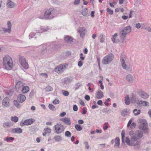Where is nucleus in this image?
<instances>
[{
	"label": "nucleus",
	"instance_id": "obj_1",
	"mask_svg": "<svg viewBox=\"0 0 151 151\" xmlns=\"http://www.w3.org/2000/svg\"><path fill=\"white\" fill-rule=\"evenodd\" d=\"M129 134L132 137V141H134L136 143H138L137 145H139L140 142L139 139L142 138L143 135L142 132L139 130L137 131L134 134L133 131H131Z\"/></svg>",
	"mask_w": 151,
	"mask_h": 151
},
{
	"label": "nucleus",
	"instance_id": "obj_2",
	"mask_svg": "<svg viewBox=\"0 0 151 151\" xmlns=\"http://www.w3.org/2000/svg\"><path fill=\"white\" fill-rule=\"evenodd\" d=\"M3 64L7 70H11L13 66L12 60L8 55H6L3 59Z\"/></svg>",
	"mask_w": 151,
	"mask_h": 151
},
{
	"label": "nucleus",
	"instance_id": "obj_3",
	"mask_svg": "<svg viewBox=\"0 0 151 151\" xmlns=\"http://www.w3.org/2000/svg\"><path fill=\"white\" fill-rule=\"evenodd\" d=\"M132 99L131 100V103H133L135 105L136 104L140 105L141 106H148L149 105L148 102L145 101H140L136 98L135 96L133 94H132Z\"/></svg>",
	"mask_w": 151,
	"mask_h": 151
},
{
	"label": "nucleus",
	"instance_id": "obj_4",
	"mask_svg": "<svg viewBox=\"0 0 151 151\" xmlns=\"http://www.w3.org/2000/svg\"><path fill=\"white\" fill-rule=\"evenodd\" d=\"M138 122L140 123V124L139 126V129L143 130L146 132L147 130V123L145 119H139L138 120Z\"/></svg>",
	"mask_w": 151,
	"mask_h": 151
},
{
	"label": "nucleus",
	"instance_id": "obj_5",
	"mask_svg": "<svg viewBox=\"0 0 151 151\" xmlns=\"http://www.w3.org/2000/svg\"><path fill=\"white\" fill-rule=\"evenodd\" d=\"M114 58V55L110 54L104 58L102 60V63L103 64H107L111 62Z\"/></svg>",
	"mask_w": 151,
	"mask_h": 151
},
{
	"label": "nucleus",
	"instance_id": "obj_6",
	"mask_svg": "<svg viewBox=\"0 0 151 151\" xmlns=\"http://www.w3.org/2000/svg\"><path fill=\"white\" fill-rule=\"evenodd\" d=\"M55 11L53 8H50L47 9L44 14V16L45 18L48 19H50L49 16L52 15V16L55 13Z\"/></svg>",
	"mask_w": 151,
	"mask_h": 151
},
{
	"label": "nucleus",
	"instance_id": "obj_7",
	"mask_svg": "<svg viewBox=\"0 0 151 151\" xmlns=\"http://www.w3.org/2000/svg\"><path fill=\"white\" fill-rule=\"evenodd\" d=\"M35 122V120L30 119L25 120L24 122H21L20 124L21 126L22 127L24 125H29L32 124Z\"/></svg>",
	"mask_w": 151,
	"mask_h": 151
},
{
	"label": "nucleus",
	"instance_id": "obj_8",
	"mask_svg": "<svg viewBox=\"0 0 151 151\" xmlns=\"http://www.w3.org/2000/svg\"><path fill=\"white\" fill-rule=\"evenodd\" d=\"M55 128L57 134H60L64 131V127L61 124H58L55 126Z\"/></svg>",
	"mask_w": 151,
	"mask_h": 151
},
{
	"label": "nucleus",
	"instance_id": "obj_9",
	"mask_svg": "<svg viewBox=\"0 0 151 151\" xmlns=\"http://www.w3.org/2000/svg\"><path fill=\"white\" fill-rule=\"evenodd\" d=\"M131 31L130 27L128 26L125 27L122 31L121 37H125L126 35Z\"/></svg>",
	"mask_w": 151,
	"mask_h": 151
},
{
	"label": "nucleus",
	"instance_id": "obj_10",
	"mask_svg": "<svg viewBox=\"0 0 151 151\" xmlns=\"http://www.w3.org/2000/svg\"><path fill=\"white\" fill-rule=\"evenodd\" d=\"M66 67L62 65H60L57 66L55 69V71L58 73H61L66 68Z\"/></svg>",
	"mask_w": 151,
	"mask_h": 151
},
{
	"label": "nucleus",
	"instance_id": "obj_11",
	"mask_svg": "<svg viewBox=\"0 0 151 151\" xmlns=\"http://www.w3.org/2000/svg\"><path fill=\"white\" fill-rule=\"evenodd\" d=\"M19 61L21 62L22 66L25 69H27L28 68V65L25 59L22 58V59H20Z\"/></svg>",
	"mask_w": 151,
	"mask_h": 151
},
{
	"label": "nucleus",
	"instance_id": "obj_12",
	"mask_svg": "<svg viewBox=\"0 0 151 151\" xmlns=\"http://www.w3.org/2000/svg\"><path fill=\"white\" fill-rule=\"evenodd\" d=\"M125 142L127 145L130 146H136L137 145L138 143H136L134 141H132V138H131V141L128 138H126Z\"/></svg>",
	"mask_w": 151,
	"mask_h": 151
},
{
	"label": "nucleus",
	"instance_id": "obj_13",
	"mask_svg": "<svg viewBox=\"0 0 151 151\" xmlns=\"http://www.w3.org/2000/svg\"><path fill=\"white\" fill-rule=\"evenodd\" d=\"M26 97L23 94H19L17 98V99L20 103H23L26 100Z\"/></svg>",
	"mask_w": 151,
	"mask_h": 151
},
{
	"label": "nucleus",
	"instance_id": "obj_14",
	"mask_svg": "<svg viewBox=\"0 0 151 151\" xmlns=\"http://www.w3.org/2000/svg\"><path fill=\"white\" fill-rule=\"evenodd\" d=\"M138 93L142 98L147 99L149 97V95L147 93L142 91H139L138 92Z\"/></svg>",
	"mask_w": 151,
	"mask_h": 151
},
{
	"label": "nucleus",
	"instance_id": "obj_15",
	"mask_svg": "<svg viewBox=\"0 0 151 151\" xmlns=\"http://www.w3.org/2000/svg\"><path fill=\"white\" fill-rule=\"evenodd\" d=\"M9 99L8 97L5 98L2 101V105L4 106L7 107L9 106Z\"/></svg>",
	"mask_w": 151,
	"mask_h": 151
},
{
	"label": "nucleus",
	"instance_id": "obj_16",
	"mask_svg": "<svg viewBox=\"0 0 151 151\" xmlns=\"http://www.w3.org/2000/svg\"><path fill=\"white\" fill-rule=\"evenodd\" d=\"M60 121H62L64 123L68 125L71 124V121L69 118L64 117L60 119Z\"/></svg>",
	"mask_w": 151,
	"mask_h": 151
},
{
	"label": "nucleus",
	"instance_id": "obj_17",
	"mask_svg": "<svg viewBox=\"0 0 151 151\" xmlns=\"http://www.w3.org/2000/svg\"><path fill=\"white\" fill-rule=\"evenodd\" d=\"M96 99H101L104 96L103 93L101 90H99L96 92Z\"/></svg>",
	"mask_w": 151,
	"mask_h": 151
},
{
	"label": "nucleus",
	"instance_id": "obj_18",
	"mask_svg": "<svg viewBox=\"0 0 151 151\" xmlns=\"http://www.w3.org/2000/svg\"><path fill=\"white\" fill-rule=\"evenodd\" d=\"M29 86H23L21 92L23 93H25L29 92Z\"/></svg>",
	"mask_w": 151,
	"mask_h": 151
},
{
	"label": "nucleus",
	"instance_id": "obj_19",
	"mask_svg": "<svg viewBox=\"0 0 151 151\" xmlns=\"http://www.w3.org/2000/svg\"><path fill=\"white\" fill-rule=\"evenodd\" d=\"M7 26L8 28H4L3 30L5 32H7L9 33L11 31V24L10 22H7Z\"/></svg>",
	"mask_w": 151,
	"mask_h": 151
},
{
	"label": "nucleus",
	"instance_id": "obj_20",
	"mask_svg": "<svg viewBox=\"0 0 151 151\" xmlns=\"http://www.w3.org/2000/svg\"><path fill=\"white\" fill-rule=\"evenodd\" d=\"M23 83L21 81H19L15 85V88L17 89H19L20 88L23 87L24 85Z\"/></svg>",
	"mask_w": 151,
	"mask_h": 151
},
{
	"label": "nucleus",
	"instance_id": "obj_21",
	"mask_svg": "<svg viewBox=\"0 0 151 151\" xmlns=\"http://www.w3.org/2000/svg\"><path fill=\"white\" fill-rule=\"evenodd\" d=\"M12 132L13 133L20 134L22 132V129L20 128H17L13 129Z\"/></svg>",
	"mask_w": 151,
	"mask_h": 151
},
{
	"label": "nucleus",
	"instance_id": "obj_22",
	"mask_svg": "<svg viewBox=\"0 0 151 151\" xmlns=\"http://www.w3.org/2000/svg\"><path fill=\"white\" fill-rule=\"evenodd\" d=\"M7 6L10 8L14 7L15 6V4L10 0H8L7 3Z\"/></svg>",
	"mask_w": 151,
	"mask_h": 151
},
{
	"label": "nucleus",
	"instance_id": "obj_23",
	"mask_svg": "<svg viewBox=\"0 0 151 151\" xmlns=\"http://www.w3.org/2000/svg\"><path fill=\"white\" fill-rule=\"evenodd\" d=\"M132 95L131 96V99H132ZM130 102H131V101H130L129 96L128 95L126 96L125 97V104L127 105H129L130 104Z\"/></svg>",
	"mask_w": 151,
	"mask_h": 151
},
{
	"label": "nucleus",
	"instance_id": "obj_24",
	"mask_svg": "<svg viewBox=\"0 0 151 151\" xmlns=\"http://www.w3.org/2000/svg\"><path fill=\"white\" fill-rule=\"evenodd\" d=\"M85 29L84 28H81V29L79 30V32L80 33L81 36L83 37L85 36Z\"/></svg>",
	"mask_w": 151,
	"mask_h": 151
},
{
	"label": "nucleus",
	"instance_id": "obj_25",
	"mask_svg": "<svg viewBox=\"0 0 151 151\" xmlns=\"http://www.w3.org/2000/svg\"><path fill=\"white\" fill-rule=\"evenodd\" d=\"M120 61L121 62L122 66L124 69H126V65L125 63V61L124 59L122 58H121Z\"/></svg>",
	"mask_w": 151,
	"mask_h": 151
},
{
	"label": "nucleus",
	"instance_id": "obj_26",
	"mask_svg": "<svg viewBox=\"0 0 151 151\" xmlns=\"http://www.w3.org/2000/svg\"><path fill=\"white\" fill-rule=\"evenodd\" d=\"M127 80L129 82H132L133 79V76L130 75H127L126 77Z\"/></svg>",
	"mask_w": 151,
	"mask_h": 151
},
{
	"label": "nucleus",
	"instance_id": "obj_27",
	"mask_svg": "<svg viewBox=\"0 0 151 151\" xmlns=\"http://www.w3.org/2000/svg\"><path fill=\"white\" fill-rule=\"evenodd\" d=\"M82 14L84 16H86L88 14V10L87 8L83 9L81 12Z\"/></svg>",
	"mask_w": 151,
	"mask_h": 151
},
{
	"label": "nucleus",
	"instance_id": "obj_28",
	"mask_svg": "<svg viewBox=\"0 0 151 151\" xmlns=\"http://www.w3.org/2000/svg\"><path fill=\"white\" fill-rule=\"evenodd\" d=\"M141 111L140 110H137V109H134L133 111V113L135 116L137 115L140 113Z\"/></svg>",
	"mask_w": 151,
	"mask_h": 151
},
{
	"label": "nucleus",
	"instance_id": "obj_29",
	"mask_svg": "<svg viewBox=\"0 0 151 151\" xmlns=\"http://www.w3.org/2000/svg\"><path fill=\"white\" fill-rule=\"evenodd\" d=\"M119 141L120 139L119 138L117 137L115 139L114 146L118 147L119 146L120 144Z\"/></svg>",
	"mask_w": 151,
	"mask_h": 151
},
{
	"label": "nucleus",
	"instance_id": "obj_30",
	"mask_svg": "<svg viewBox=\"0 0 151 151\" xmlns=\"http://www.w3.org/2000/svg\"><path fill=\"white\" fill-rule=\"evenodd\" d=\"M64 39L67 42H72L73 40V39L69 36H66L65 37Z\"/></svg>",
	"mask_w": 151,
	"mask_h": 151
},
{
	"label": "nucleus",
	"instance_id": "obj_31",
	"mask_svg": "<svg viewBox=\"0 0 151 151\" xmlns=\"http://www.w3.org/2000/svg\"><path fill=\"white\" fill-rule=\"evenodd\" d=\"M11 119L12 121L14 122L15 123H16L18 122V118L16 116H12L11 117Z\"/></svg>",
	"mask_w": 151,
	"mask_h": 151
},
{
	"label": "nucleus",
	"instance_id": "obj_32",
	"mask_svg": "<svg viewBox=\"0 0 151 151\" xmlns=\"http://www.w3.org/2000/svg\"><path fill=\"white\" fill-rule=\"evenodd\" d=\"M54 139L56 142H59L61 140V137L59 136H57L54 137Z\"/></svg>",
	"mask_w": 151,
	"mask_h": 151
},
{
	"label": "nucleus",
	"instance_id": "obj_33",
	"mask_svg": "<svg viewBox=\"0 0 151 151\" xmlns=\"http://www.w3.org/2000/svg\"><path fill=\"white\" fill-rule=\"evenodd\" d=\"M127 109H124L121 112V115L123 116H124L125 115H127Z\"/></svg>",
	"mask_w": 151,
	"mask_h": 151
},
{
	"label": "nucleus",
	"instance_id": "obj_34",
	"mask_svg": "<svg viewBox=\"0 0 151 151\" xmlns=\"http://www.w3.org/2000/svg\"><path fill=\"white\" fill-rule=\"evenodd\" d=\"M14 105L16 106V107H17L18 108H20L21 106L19 103L16 100H14Z\"/></svg>",
	"mask_w": 151,
	"mask_h": 151
},
{
	"label": "nucleus",
	"instance_id": "obj_35",
	"mask_svg": "<svg viewBox=\"0 0 151 151\" xmlns=\"http://www.w3.org/2000/svg\"><path fill=\"white\" fill-rule=\"evenodd\" d=\"M117 33H115L113 36L112 37L111 39L113 42H117L116 41L115 39L117 37Z\"/></svg>",
	"mask_w": 151,
	"mask_h": 151
},
{
	"label": "nucleus",
	"instance_id": "obj_36",
	"mask_svg": "<svg viewBox=\"0 0 151 151\" xmlns=\"http://www.w3.org/2000/svg\"><path fill=\"white\" fill-rule=\"evenodd\" d=\"M75 127L78 131H80L82 129V128L81 127V126L78 124H77L75 125Z\"/></svg>",
	"mask_w": 151,
	"mask_h": 151
},
{
	"label": "nucleus",
	"instance_id": "obj_37",
	"mask_svg": "<svg viewBox=\"0 0 151 151\" xmlns=\"http://www.w3.org/2000/svg\"><path fill=\"white\" fill-rule=\"evenodd\" d=\"M53 88L50 86H47L45 88V90L46 92L52 91L53 90Z\"/></svg>",
	"mask_w": 151,
	"mask_h": 151
},
{
	"label": "nucleus",
	"instance_id": "obj_38",
	"mask_svg": "<svg viewBox=\"0 0 151 151\" xmlns=\"http://www.w3.org/2000/svg\"><path fill=\"white\" fill-rule=\"evenodd\" d=\"M44 131L46 132L47 133H50L51 131V129L48 127H47L44 129Z\"/></svg>",
	"mask_w": 151,
	"mask_h": 151
},
{
	"label": "nucleus",
	"instance_id": "obj_39",
	"mask_svg": "<svg viewBox=\"0 0 151 151\" xmlns=\"http://www.w3.org/2000/svg\"><path fill=\"white\" fill-rule=\"evenodd\" d=\"M62 92L63 94L65 96H68L69 94V92L67 91L63 90L62 91Z\"/></svg>",
	"mask_w": 151,
	"mask_h": 151
},
{
	"label": "nucleus",
	"instance_id": "obj_40",
	"mask_svg": "<svg viewBox=\"0 0 151 151\" xmlns=\"http://www.w3.org/2000/svg\"><path fill=\"white\" fill-rule=\"evenodd\" d=\"M109 4L110 6L112 7H113L116 4V3L114 1H112V2H111L110 1H109Z\"/></svg>",
	"mask_w": 151,
	"mask_h": 151
},
{
	"label": "nucleus",
	"instance_id": "obj_41",
	"mask_svg": "<svg viewBox=\"0 0 151 151\" xmlns=\"http://www.w3.org/2000/svg\"><path fill=\"white\" fill-rule=\"evenodd\" d=\"M49 108L52 110H54L55 109V107L52 104H50L49 105Z\"/></svg>",
	"mask_w": 151,
	"mask_h": 151
},
{
	"label": "nucleus",
	"instance_id": "obj_42",
	"mask_svg": "<svg viewBox=\"0 0 151 151\" xmlns=\"http://www.w3.org/2000/svg\"><path fill=\"white\" fill-rule=\"evenodd\" d=\"M65 135L68 137H70L71 136V133L68 131H67L65 133Z\"/></svg>",
	"mask_w": 151,
	"mask_h": 151
},
{
	"label": "nucleus",
	"instance_id": "obj_43",
	"mask_svg": "<svg viewBox=\"0 0 151 151\" xmlns=\"http://www.w3.org/2000/svg\"><path fill=\"white\" fill-rule=\"evenodd\" d=\"M107 10L110 14L112 15L113 13V11L112 10L110 9L109 8H107Z\"/></svg>",
	"mask_w": 151,
	"mask_h": 151
},
{
	"label": "nucleus",
	"instance_id": "obj_44",
	"mask_svg": "<svg viewBox=\"0 0 151 151\" xmlns=\"http://www.w3.org/2000/svg\"><path fill=\"white\" fill-rule=\"evenodd\" d=\"M100 37H101L100 42L101 43H102L105 40L104 38L103 37V35H101Z\"/></svg>",
	"mask_w": 151,
	"mask_h": 151
},
{
	"label": "nucleus",
	"instance_id": "obj_45",
	"mask_svg": "<svg viewBox=\"0 0 151 151\" xmlns=\"http://www.w3.org/2000/svg\"><path fill=\"white\" fill-rule=\"evenodd\" d=\"M14 140V138L13 137H9V138H6V140L8 142H9L11 140Z\"/></svg>",
	"mask_w": 151,
	"mask_h": 151
},
{
	"label": "nucleus",
	"instance_id": "obj_46",
	"mask_svg": "<svg viewBox=\"0 0 151 151\" xmlns=\"http://www.w3.org/2000/svg\"><path fill=\"white\" fill-rule=\"evenodd\" d=\"M10 124L9 122H6L4 124L3 126L5 128H6L9 126Z\"/></svg>",
	"mask_w": 151,
	"mask_h": 151
},
{
	"label": "nucleus",
	"instance_id": "obj_47",
	"mask_svg": "<svg viewBox=\"0 0 151 151\" xmlns=\"http://www.w3.org/2000/svg\"><path fill=\"white\" fill-rule=\"evenodd\" d=\"M80 60L83 61L84 59L85 56H83V54L82 53H81L80 54Z\"/></svg>",
	"mask_w": 151,
	"mask_h": 151
},
{
	"label": "nucleus",
	"instance_id": "obj_48",
	"mask_svg": "<svg viewBox=\"0 0 151 151\" xmlns=\"http://www.w3.org/2000/svg\"><path fill=\"white\" fill-rule=\"evenodd\" d=\"M122 141L123 142L124 140V136H125V133L123 131H122Z\"/></svg>",
	"mask_w": 151,
	"mask_h": 151
},
{
	"label": "nucleus",
	"instance_id": "obj_49",
	"mask_svg": "<svg viewBox=\"0 0 151 151\" xmlns=\"http://www.w3.org/2000/svg\"><path fill=\"white\" fill-rule=\"evenodd\" d=\"M60 102V101L58 99H56L55 100H54L53 102V103L55 104H58Z\"/></svg>",
	"mask_w": 151,
	"mask_h": 151
},
{
	"label": "nucleus",
	"instance_id": "obj_50",
	"mask_svg": "<svg viewBox=\"0 0 151 151\" xmlns=\"http://www.w3.org/2000/svg\"><path fill=\"white\" fill-rule=\"evenodd\" d=\"M83 62L81 61H79L78 63V65L79 67H81L83 64Z\"/></svg>",
	"mask_w": 151,
	"mask_h": 151
},
{
	"label": "nucleus",
	"instance_id": "obj_51",
	"mask_svg": "<svg viewBox=\"0 0 151 151\" xmlns=\"http://www.w3.org/2000/svg\"><path fill=\"white\" fill-rule=\"evenodd\" d=\"M105 126L103 127V129L104 130H106L108 128V123H105Z\"/></svg>",
	"mask_w": 151,
	"mask_h": 151
},
{
	"label": "nucleus",
	"instance_id": "obj_52",
	"mask_svg": "<svg viewBox=\"0 0 151 151\" xmlns=\"http://www.w3.org/2000/svg\"><path fill=\"white\" fill-rule=\"evenodd\" d=\"M136 126V124L135 123H132L131 125L130 128L131 129H134L135 128Z\"/></svg>",
	"mask_w": 151,
	"mask_h": 151
},
{
	"label": "nucleus",
	"instance_id": "obj_53",
	"mask_svg": "<svg viewBox=\"0 0 151 151\" xmlns=\"http://www.w3.org/2000/svg\"><path fill=\"white\" fill-rule=\"evenodd\" d=\"M84 144L85 145L86 148L87 149H88L89 148V145L88 142H85Z\"/></svg>",
	"mask_w": 151,
	"mask_h": 151
},
{
	"label": "nucleus",
	"instance_id": "obj_54",
	"mask_svg": "<svg viewBox=\"0 0 151 151\" xmlns=\"http://www.w3.org/2000/svg\"><path fill=\"white\" fill-rule=\"evenodd\" d=\"M97 104L99 105L102 106L103 105V102L101 100H99L97 102Z\"/></svg>",
	"mask_w": 151,
	"mask_h": 151
},
{
	"label": "nucleus",
	"instance_id": "obj_55",
	"mask_svg": "<svg viewBox=\"0 0 151 151\" xmlns=\"http://www.w3.org/2000/svg\"><path fill=\"white\" fill-rule=\"evenodd\" d=\"M73 110L75 111H76L78 110V107L76 105H74L73 106Z\"/></svg>",
	"mask_w": 151,
	"mask_h": 151
},
{
	"label": "nucleus",
	"instance_id": "obj_56",
	"mask_svg": "<svg viewBox=\"0 0 151 151\" xmlns=\"http://www.w3.org/2000/svg\"><path fill=\"white\" fill-rule=\"evenodd\" d=\"M80 1V0H75L74 4L75 5L78 4L79 3Z\"/></svg>",
	"mask_w": 151,
	"mask_h": 151
},
{
	"label": "nucleus",
	"instance_id": "obj_57",
	"mask_svg": "<svg viewBox=\"0 0 151 151\" xmlns=\"http://www.w3.org/2000/svg\"><path fill=\"white\" fill-rule=\"evenodd\" d=\"M85 98L87 101H89L90 99V96L88 95H86L85 96Z\"/></svg>",
	"mask_w": 151,
	"mask_h": 151
},
{
	"label": "nucleus",
	"instance_id": "obj_58",
	"mask_svg": "<svg viewBox=\"0 0 151 151\" xmlns=\"http://www.w3.org/2000/svg\"><path fill=\"white\" fill-rule=\"evenodd\" d=\"M128 18V16H123L122 17V19L124 20H126Z\"/></svg>",
	"mask_w": 151,
	"mask_h": 151
},
{
	"label": "nucleus",
	"instance_id": "obj_59",
	"mask_svg": "<svg viewBox=\"0 0 151 151\" xmlns=\"http://www.w3.org/2000/svg\"><path fill=\"white\" fill-rule=\"evenodd\" d=\"M132 122V119H130L128 122L127 125V127H129L130 125L131 124V123Z\"/></svg>",
	"mask_w": 151,
	"mask_h": 151
},
{
	"label": "nucleus",
	"instance_id": "obj_60",
	"mask_svg": "<svg viewBox=\"0 0 151 151\" xmlns=\"http://www.w3.org/2000/svg\"><path fill=\"white\" fill-rule=\"evenodd\" d=\"M87 112V111L86 110V109H85L84 108H83V109L82 114H86Z\"/></svg>",
	"mask_w": 151,
	"mask_h": 151
},
{
	"label": "nucleus",
	"instance_id": "obj_61",
	"mask_svg": "<svg viewBox=\"0 0 151 151\" xmlns=\"http://www.w3.org/2000/svg\"><path fill=\"white\" fill-rule=\"evenodd\" d=\"M66 114V113L65 112H63L62 113H60V116L61 117H63L65 116Z\"/></svg>",
	"mask_w": 151,
	"mask_h": 151
},
{
	"label": "nucleus",
	"instance_id": "obj_62",
	"mask_svg": "<svg viewBox=\"0 0 151 151\" xmlns=\"http://www.w3.org/2000/svg\"><path fill=\"white\" fill-rule=\"evenodd\" d=\"M141 27V25L139 23H138L136 25V27L137 28L139 29Z\"/></svg>",
	"mask_w": 151,
	"mask_h": 151
},
{
	"label": "nucleus",
	"instance_id": "obj_63",
	"mask_svg": "<svg viewBox=\"0 0 151 151\" xmlns=\"http://www.w3.org/2000/svg\"><path fill=\"white\" fill-rule=\"evenodd\" d=\"M80 104L82 106H84L85 104L83 101L82 100H81L80 101Z\"/></svg>",
	"mask_w": 151,
	"mask_h": 151
},
{
	"label": "nucleus",
	"instance_id": "obj_64",
	"mask_svg": "<svg viewBox=\"0 0 151 151\" xmlns=\"http://www.w3.org/2000/svg\"><path fill=\"white\" fill-rule=\"evenodd\" d=\"M78 123L80 124H82L83 123V121L82 120H79L78 121Z\"/></svg>",
	"mask_w": 151,
	"mask_h": 151
}]
</instances>
